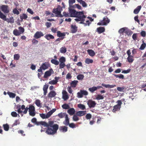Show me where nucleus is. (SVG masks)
<instances>
[{
  "label": "nucleus",
  "instance_id": "obj_4",
  "mask_svg": "<svg viewBox=\"0 0 146 146\" xmlns=\"http://www.w3.org/2000/svg\"><path fill=\"white\" fill-rule=\"evenodd\" d=\"M110 22V19L107 17H104L102 20L98 23V25H106L109 23Z\"/></svg>",
  "mask_w": 146,
  "mask_h": 146
},
{
  "label": "nucleus",
  "instance_id": "obj_35",
  "mask_svg": "<svg viewBox=\"0 0 146 146\" xmlns=\"http://www.w3.org/2000/svg\"><path fill=\"white\" fill-rule=\"evenodd\" d=\"M68 115L66 113H62L61 112L59 113L58 115L59 117L60 118H62L64 117H66V115Z\"/></svg>",
  "mask_w": 146,
  "mask_h": 146
},
{
  "label": "nucleus",
  "instance_id": "obj_10",
  "mask_svg": "<svg viewBox=\"0 0 146 146\" xmlns=\"http://www.w3.org/2000/svg\"><path fill=\"white\" fill-rule=\"evenodd\" d=\"M87 104L90 108H94L96 104L95 101L92 100H89L87 102Z\"/></svg>",
  "mask_w": 146,
  "mask_h": 146
},
{
  "label": "nucleus",
  "instance_id": "obj_14",
  "mask_svg": "<svg viewBox=\"0 0 146 146\" xmlns=\"http://www.w3.org/2000/svg\"><path fill=\"white\" fill-rule=\"evenodd\" d=\"M62 98L64 100H66L68 99L69 97L68 95V93L65 90L62 91Z\"/></svg>",
  "mask_w": 146,
  "mask_h": 146
},
{
  "label": "nucleus",
  "instance_id": "obj_13",
  "mask_svg": "<svg viewBox=\"0 0 146 146\" xmlns=\"http://www.w3.org/2000/svg\"><path fill=\"white\" fill-rule=\"evenodd\" d=\"M60 78V77H59L56 76L54 78L55 80H53L50 81L49 82V84L52 85L56 84L58 82V80Z\"/></svg>",
  "mask_w": 146,
  "mask_h": 146
},
{
  "label": "nucleus",
  "instance_id": "obj_19",
  "mask_svg": "<svg viewBox=\"0 0 146 146\" xmlns=\"http://www.w3.org/2000/svg\"><path fill=\"white\" fill-rule=\"evenodd\" d=\"M86 113V111H79L76 112V114L79 116H82L85 115Z\"/></svg>",
  "mask_w": 146,
  "mask_h": 146
},
{
  "label": "nucleus",
  "instance_id": "obj_52",
  "mask_svg": "<svg viewBox=\"0 0 146 146\" xmlns=\"http://www.w3.org/2000/svg\"><path fill=\"white\" fill-rule=\"evenodd\" d=\"M59 61L60 63H64L66 61V59L64 57L62 56L59 59Z\"/></svg>",
  "mask_w": 146,
  "mask_h": 146
},
{
  "label": "nucleus",
  "instance_id": "obj_54",
  "mask_svg": "<svg viewBox=\"0 0 146 146\" xmlns=\"http://www.w3.org/2000/svg\"><path fill=\"white\" fill-rule=\"evenodd\" d=\"M35 104L38 107H40L41 106L40 101L39 100H35Z\"/></svg>",
  "mask_w": 146,
  "mask_h": 146
},
{
  "label": "nucleus",
  "instance_id": "obj_9",
  "mask_svg": "<svg viewBox=\"0 0 146 146\" xmlns=\"http://www.w3.org/2000/svg\"><path fill=\"white\" fill-rule=\"evenodd\" d=\"M69 12L70 17H76L78 12H76L74 9H72L70 8H69Z\"/></svg>",
  "mask_w": 146,
  "mask_h": 146
},
{
  "label": "nucleus",
  "instance_id": "obj_30",
  "mask_svg": "<svg viewBox=\"0 0 146 146\" xmlns=\"http://www.w3.org/2000/svg\"><path fill=\"white\" fill-rule=\"evenodd\" d=\"M57 36L58 37H62L66 35L65 33H61L60 31H58L57 32Z\"/></svg>",
  "mask_w": 146,
  "mask_h": 146
},
{
  "label": "nucleus",
  "instance_id": "obj_61",
  "mask_svg": "<svg viewBox=\"0 0 146 146\" xmlns=\"http://www.w3.org/2000/svg\"><path fill=\"white\" fill-rule=\"evenodd\" d=\"M62 13L64 17H70L69 13H68L64 11Z\"/></svg>",
  "mask_w": 146,
  "mask_h": 146
},
{
  "label": "nucleus",
  "instance_id": "obj_6",
  "mask_svg": "<svg viewBox=\"0 0 146 146\" xmlns=\"http://www.w3.org/2000/svg\"><path fill=\"white\" fill-rule=\"evenodd\" d=\"M77 18H80L83 21H85V19L86 18V17L85 15H84V13L83 11L79 12H78L76 17Z\"/></svg>",
  "mask_w": 146,
  "mask_h": 146
},
{
  "label": "nucleus",
  "instance_id": "obj_24",
  "mask_svg": "<svg viewBox=\"0 0 146 146\" xmlns=\"http://www.w3.org/2000/svg\"><path fill=\"white\" fill-rule=\"evenodd\" d=\"M67 112L70 115H72L75 113V111L74 108H72L68 110Z\"/></svg>",
  "mask_w": 146,
  "mask_h": 146
},
{
  "label": "nucleus",
  "instance_id": "obj_43",
  "mask_svg": "<svg viewBox=\"0 0 146 146\" xmlns=\"http://www.w3.org/2000/svg\"><path fill=\"white\" fill-rule=\"evenodd\" d=\"M7 94L9 96L10 98H14L16 96V94L12 92H7Z\"/></svg>",
  "mask_w": 146,
  "mask_h": 146
},
{
  "label": "nucleus",
  "instance_id": "obj_60",
  "mask_svg": "<svg viewBox=\"0 0 146 146\" xmlns=\"http://www.w3.org/2000/svg\"><path fill=\"white\" fill-rule=\"evenodd\" d=\"M77 97L79 98H82L83 97L82 94L81 90H80V92H78L77 93Z\"/></svg>",
  "mask_w": 146,
  "mask_h": 146
},
{
  "label": "nucleus",
  "instance_id": "obj_25",
  "mask_svg": "<svg viewBox=\"0 0 146 146\" xmlns=\"http://www.w3.org/2000/svg\"><path fill=\"white\" fill-rule=\"evenodd\" d=\"M40 116L43 119L48 118L50 117L48 113L46 114L44 113H40Z\"/></svg>",
  "mask_w": 146,
  "mask_h": 146
},
{
  "label": "nucleus",
  "instance_id": "obj_41",
  "mask_svg": "<svg viewBox=\"0 0 146 146\" xmlns=\"http://www.w3.org/2000/svg\"><path fill=\"white\" fill-rule=\"evenodd\" d=\"M84 76L83 75L79 74L77 76V78L78 80H81L84 79Z\"/></svg>",
  "mask_w": 146,
  "mask_h": 146
},
{
  "label": "nucleus",
  "instance_id": "obj_45",
  "mask_svg": "<svg viewBox=\"0 0 146 146\" xmlns=\"http://www.w3.org/2000/svg\"><path fill=\"white\" fill-rule=\"evenodd\" d=\"M4 130L5 131H8L9 129V125L7 124H3V125Z\"/></svg>",
  "mask_w": 146,
  "mask_h": 146
},
{
  "label": "nucleus",
  "instance_id": "obj_12",
  "mask_svg": "<svg viewBox=\"0 0 146 146\" xmlns=\"http://www.w3.org/2000/svg\"><path fill=\"white\" fill-rule=\"evenodd\" d=\"M53 71L52 68L50 69L49 70L46 71L45 72L44 78H47L48 77L50 76L52 73H53Z\"/></svg>",
  "mask_w": 146,
  "mask_h": 146
},
{
  "label": "nucleus",
  "instance_id": "obj_62",
  "mask_svg": "<svg viewBox=\"0 0 146 146\" xmlns=\"http://www.w3.org/2000/svg\"><path fill=\"white\" fill-rule=\"evenodd\" d=\"M59 68L62 69L65 66V64L64 63H60L59 64Z\"/></svg>",
  "mask_w": 146,
  "mask_h": 146
},
{
  "label": "nucleus",
  "instance_id": "obj_16",
  "mask_svg": "<svg viewBox=\"0 0 146 146\" xmlns=\"http://www.w3.org/2000/svg\"><path fill=\"white\" fill-rule=\"evenodd\" d=\"M77 31V27L76 25H72L71 26V31L72 33H74Z\"/></svg>",
  "mask_w": 146,
  "mask_h": 146
},
{
  "label": "nucleus",
  "instance_id": "obj_11",
  "mask_svg": "<svg viewBox=\"0 0 146 146\" xmlns=\"http://www.w3.org/2000/svg\"><path fill=\"white\" fill-rule=\"evenodd\" d=\"M44 35L42 32L41 31H37L35 34L34 37L36 39H38L43 36Z\"/></svg>",
  "mask_w": 146,
  "mask_h": 146
},
{
  "label": "nucleus",
  "instance_id": "obj_21",
  "mask_svg": "<svg viewBox=\"0 0 146 146\" xmlns=\"http://www.w3.org/2000/svg\"><path fill=\"white\" fill-rule=\"evenodd\" d=\"M60 131L63 132H65L68 130V127L66 126H60L59 128Z\"/></svg>",
  "mask_w": 146,
  "mask_h": 146
},
{
  "label": "nucleus",
  "instance_id": "obj_3",
  "mask_svg": "<svg viewBox=\"0 0 146 146\" xmlns=\"http://www.w3.org/2000/svg\"><path fill=\"white\" fill-rule=\"evenodd\" d=\"M19 31L17 29H15L13 31V34L16 36L20 35L23 34L25 31V29L21 27H19Z\"/></svg>",
  "mask_w": 146,
  "mask_h": 146
},
{
  "label": "nucleus",
  "instance_id": "obj_28",
  "mask_svg": "<svg viewBox=\"0 0 146 146\" xmlns=\"http://www.w3.org/2000/svg\"><path fill=\"white\" fill-rule=\"evenodd\" d=\"M87 52L90 56H93L95 55L94 52L92 50L88 49Z\"/></svg>",
  "mask_w": 146,
  "mask_h": 146
},
{
  "label": "nucleus",
  "instance_id": "obj_29",
  "mask_svg": "<svg viewBox=\"0 0 146 146\" xmlns=\"http://www.w3.org/2000/svg\"><path fill=\"white\" fill-rule=\"evenodd\" d=\"M117 90L119 92H124L126 90V88L124 86L121 87H118L117 88Z\"/></svg>",
  "mask_w": 146,
  "mask_h": 146
},
{
  "label": "nucleus",
  "instance_id": "obj_64",
  "mask_svg": "<svg viewBox=\"0 0 146 146\" xmlns=\"http://www.w3.org/2000/svg\"><path fill=\"white\" fill-rule=\"evenodd\" d=\"M92 117V115L90 113L87 114L86 116V118L87 119H90Z\"/></svg>",
  "mask_w": 146,
  "mask_h": 146
},
{
  "label": "nucleus",
  "instance_id": "obj_46",
  "mask_svg": "<svg viewBox=\"0 0 146 146\" xmlns=\"http://www.w3.org/2000/svg\"><path fill=\"white\" fill-rule=\"evenodd\" d=\"M39 124L44 125V126L46 127L48 124V122L47 123L45 121H41L39 122Z\"/></svg>",
  "mask_w": 146,
  "mask_h": 146
},
{
  "label": "nucleus",
  "instance_id": "obj_32",
  "mask_svg": "<svg viewBox=\"0 0 146 146\" xmlns=\"http://www.w3.org/2000/svg\"><path fill=\"white\" fill-rule=\"evenodd\" d=\"M127 59L129 62L132 63L134 60L133 56L132 55L128 56Z\"/></svg>",
  "mask_w": 146,
  "mask_h": 146
},
{
  "label": "nucleus",
  "instance_id": "obj_26",
  "mask_svg": "<svg viewBox=\"0 0 146 146\" xmlns=\"http://www.w3.org/2000/svg\"><path fill=\"white\" fill-rule=\"evenodd\" d=\"M49 66L48 64L46 62L43 63L41 66V68L44 70H45L47 69Z\"/></svg>",
  "mask_w": 146,
  "mask_h": 146
},
{
  "label": "nucleus",
  "instance_id": "obj_37",
  "mask_svg": "<svg viewBox=\"0 0 146 146\" xmlns=\"http://www.w3.org/2000/svg\"><path fill=\"white\" fill-rule=\"evenodd\" d=\"M113 75L114 76H115L116 78H118L120 79H123L124 78V76L122 74H113Z\"/></svg>",
  "mask_w": 146,
  "mask_h": 146
},
{
  "label": "nucleus",
  "instance_id": "obj_50",
  "mask_svg": "<svg viewBox=\"0 0 146 146\" xmlns=\"http://www.w3.org/2000/svg\"><path fill=\"white\" fill-rule=\"evenodd\" d=\"M146 46V44L143 42L141 46L139 48V49L141 50H143L144 49Z\"/></svg>",
  "mask_w": 146,
  "mask_h": 146
},
{
  "label": "nucleus",
  "instance_id": "obj_31",
  "mask_svg": "<svg viewBox=\"0 0 146 146\" xmlns=\"http://www.w3.org/2000/svg\"><path fill=\"white\" fill-rule=\"evenodd\" d=\"M141 8V6H137V7L134 10L133 13L135 14H138L140 11Z\"/></svg>",
  "mask_w": 146,
  "mask_h": 146
},
{
  "label": "nucleus",
  "instance_id": "obj_55",
  "mask_svg": "<svg viewBox=\"0 0 146 146\" xmlns=\"http://www.w3.org/2000/svg\"><path fill=\"white\" fill-rule=\"evenodd\" d=\"M13 13L15 14L18 15L19 14V11L16 8H15L13 9Z\"/></svg>",
  "mask_w": 146,
  "mask_h": 146
},
{
  "label": "nucleus",
  "instance_id": "obj_33",
  "mask_svg": "<svg viewBox=\"0 0 146 146\" xmlns=\"http://www.w3.org/2000/svg\"><path fill=\"white\" fill-rule=\"evenodd\" d=\"M75 20L77 22L80 21V23L83 24L85 26H86L87 25L86 24L84 23V21H83L81 19V18H77L75 19Z\"/></svg>",
  "mask_w": 146,
  "mask_h": 146
},
{
  "label": "nucleus",
  "instance_id": "obj_15",
  "mask_svg": "<svg viewBox=\"0 0 146 146\" xmlns=\"http://www.w3.org/2000/svg\"><path fill=\"white\" fill-rule=\"evenodd\" d=\"M56 95V93L55 91H51L48 93V98H52L55 97Z\"/></svg>",
  "mask_w": 146,
  "mask_h": 146
},
{
  "label": "nucleus",
  "instance_id": "obj_20",
  "mask_svg": "<svg viewBox=\"0 0 146 146\" xmlns=\"http://www.w3.org/2000/svg\"><path fill=\"white\" fill-rule=\"evenodd\" d=\"M97 30L99 34H101L105 31V29L104 27H100L98 28Z\"/></svg>",
  "mask_w": 146,
  "mask_h": 146
},
{
  "label": "nucleus",
  "instance_id": "obj_17",
  "mask_svg": "<svg viewBox=\"0 0 146 146\" xmlns=\"http://www.w3.org/2000/svg\"><path fill=\"white\" fill-rule=\"evenodd\" d=\"M63 123L66 126L68 125L70 123L69 119L68 117V115H66V117H65V120L63 121Z\"/></svg>",
  "mask_w": 146,
  "mask_h": 146
},
{
  "label": "nucleus",
  "instance_id": "obj_2",
  "mask_svg": "<svg viewBox=\"0 0 146 146\" xmlns=\"http://www.w3.org/2000/svg\"><path fill=\"white\" fill-rule=\"evenodd\" d=\"M0 18L3 20L6 21L8 23H10L12 24L14 22V19L13 17H11L9 18H7L6 16L0 10Z\"/></svg>",
  "mask_w": 146,
  "mask_h": 146
},
{
  "label": "nucleus",
  "instance_id": "obj_49",
  "mask_svg": "<svg viewBox=\"0 0 146 146\" xmlns=\"http://www.w3.org/2000/svg\"><path fill=\"white\" fill-rule=\"evenodd\" d=\"M20 55L19 54H15L14 55V58L15 60H18L20 58Z\"/></svg>",
  "mask_w": 146,
  "mask_h": 146
},
{
  "label": "nucleus",
  "instance_id": "obj_57",
  "mask_svg": "<svg viewBox=\"0 0 146 146\" xmlns=\"http://www.w3.org/2000/svg\"><path fill=\"white\" fill-rule=\"evenodd\" d=\"M56 109H53L52 110H51L50 111H49L48 113L49 114V115L50 116L54 112L56 111Z\"/></svg>",
  "mask_w": 146,
  "mask_h": 146
},
{
  "label": "nucleus",
  "instance_id": "obj_23",
  "mask_svg": "<svg viewBox=\"0 0 146 146\" xmlns=\"http://www.w3.org/2000/svg\"><path fill=\"white\" fill-rule=\"evenodd\" d=\"M48 87V85L47 84H45L44 85L43 90L44 91V96H46L47 92V89Z\"/></svg>",
  "mask_w": 146,
  "mask_h": 146
},
{
  "label": "nucleus",
  "instance_id": "obj_58",
  "mask_svg": "<svg viewBox=\"0 0 146 146\" xmlns=\"http://www.w3.org/2000/svg\"><path fill=\"white\" fill-rule=\"evenodd\" d=\"M80 90L83 96V95L86 96L88 95V93L87 91L84 90Z\"/></svg>",
  "mask_w": 146,
  "mask_h": 146
},
{
  "label": "nucleus",
  "instance_id": "obj_59",
  "mask_svg": "<svg viewBox=\"0 0 146 146\" xmlns=\"http://www.w3.org/2000/svg\"><path fill=\"white\" fill-rule=\"evenodd\" d=\"M64 37H62L61 38H58L57 39H56L55 40V42H58L57 44H58L60 42V41L62 40H63L64 38Z\"/></svg>",
  "mask_w": 146,
  "mask_h": 146
},
{
  "label": "nucleus",
  "instance_id": "obj_34",
  "mask_svg": "<svg viewBox=\"0 0 146 146\" xmlns=\"http://www.w3.org/2000/svg\"><path fill=\"white\" fill-rule=\"evenodd\" d=\"M66 48L65 47H62L60 50V51L62 53H64L66 52Z\"/></svg>",
  "mask_w": 146,
  "mask_h": 146
},
{
  "label": "nucleus",
  "instance_id": "obj_1",
  "mask_svg": "<svg viewBox=\"0 0 146 146\" xmlns=\"http://www.w3.org/2000/svg\"><path fill=\"white\" fill-rule=\"evenodd\" d=\"M46 127V133L48 135H53L57 133L58 125L57 124H54V122L50 121H48V124Z\"/></svg>",
  "mask_w": 146,
  "mask_h": 146
},
{
  "label": "nucleus",
  "instance_id": "obj_44",
  "mask_svg": "<svg viewBox=\"0 0 146 146\" xmlns=\"http://www.w3.org/2000/svg\"><path fill=\"white\" fill-rule=\"evenodd\" d=\"M120 108V107L118 105H116L114 106L113 109L112 110V111L113 112H115V111L118 110L119 108Z\"/></svg>",
  "mask_w": 146,
  "mask_h": 146
},
{
  "label": "nucleus",
  "instance_id": "obj_51",
  "mask_svg": "<svg viewBox=\"0 0 146 146\" xmlns=\"http://www.w3.org/2000/svg\"><path fill=\"white\" fill-rule=\"evenodd\" d=\"M73 120L74 121H77L79 120V117L76 114L74 115L72 117Z\"/></svg>",
  "mask_w": 146,
  "mask_h": 146
},
{
  "label": "nucleus",
  "instance_id": "obj_63",
  "mask_svg": "<svg viewBox=\"0 0 146 146\" xmlns=\"http://www.w3.org/2000/svg\"><path fill=\"white\" fill-rule=\"evenodd\" d=\"M52 25V24L50 22H46L45 25L46 26L47 28H49Z\"/></svg>",
  "mask_w": 146,
  "mask_h": 146
},
{
  "label": "nucleus",
  "instance_id": "obj_39",
  "mask_svg": "<svg viewBox=\"0 0 146 146\" xmlns=\"http://www.w3.org/2000/svg\"><path fill=\"white\" fill-rule=\"evenodd\" d=\"M93 60L92 59H90L88 58H87L85 60V62L87 64H90V63H92L93 62Z\"/></svg>",
  "mask_w": 146,
  "mask_h": 146
},
{
  "label": "nucleus",
  "instance_id": "obj_18",
  "mask_svg": "<svg viewBox=\"0 0 146 146\" xmlns=\"http://www.w3.org/2000/svg\"><path fill=\"white\" fill-rule=\"evenodd\" d=\"M44 37L48 40H49L50 39L54 38V36L53 35L50 34L46 35L44 36Z\"/></svg>",
  "mask_w": 146,
  "mask_h": 146
},
{
  "label": "nucleus",
  "instance_id": "obj_5",
  "mask_svg": "<svg viewBox=\"0 0 146 146\" xmlns=\"http://www.w3.org/2000/svg\"><path fill=\"white\" fill-rule=\"evenodd\" d=\"M0 10L5 14H8L9 12V10L8 6L2 5L0 7Z\"/></svg>",
  "mask_w": 146,
  "mask_h": 146
},
{
  "label": "nucleus",
  "instance_id": "obj_56",
  "mask_svg": "<svg viewBox=\"0 0 146 146\" xmlns=\"http://www.w3.org/2000/svg\"><path fill=\"white\" fill-rule=\"evenodd\" d=\"M126 29V28L125 27L122 28L119 30L118 32L120 34H122L125 32V29Z\"/></svg>",
  "mask_w": 146,
  "mask_h": 146
},
{
  "label": "nucleus",
  "instance_id": "obj_27",
  "mask_svg": "<svg viewBox=\"0 0 146 146\" xmlns=\"http://www.w3.org/2000/svg\"><path fill=\"white\" fill-rule=\"evenodd\" d=\"M78 82V81L77 80H74L72 81L70 83V85L72 87L75 88L76 87Z\"/></svg>",
  "mask_w": 146,
  "mask_h": 146
},
{
  "label": "nucleus",
  "instance_id": "obj_48",
  "mask_svg": "<svg viewBox=\"0 0 146 146\" xmlns=\"http://www.w3.org/2000/svg\"><path fill=\"white\" fill-rule=\"evenodd\" d=\"M75 2V0H69V4L70 7H72L73 4Z\"/></svg>",
  "mask_w": 146,
  "mask_h": 146
},
{
  "label": "nucleus",
  "instance_id": "obj_22",
  "mask_svg": "<svg viewBox=\"0 0 146 146\" xmlns=\"http://www.w3.org/2000/svg\"><path fill=\"white\" fill-rule=\"evenodd\" d=\"M102 86L106 88H113L115 87L116 86V85L115 84L110 85V84H106L104 83H102Z\"/></svg>",
  "mask_w": 146,
  "mask_h": 146
},
{
  "label": "nucleus",
  "instance_id": "obj_42",
  "mask_svg": "<svg viewBox=\"0 0 146 146\" xmlns=\"http://www.w3.org/2000/svg\"><path fill=\"white\" fill-rule=\"evenodd\" d=\"M27 17V15L24 13L22 15H21L20 16V19L22 21L23 19H26Z\"/></svg>",
  "mask_w": 146,
  "mask_h": 146
},
{
  "label": "nucleus",
  "instance_id": "obj_53",
  "mask_svg": "<svg viewBox=\"0 0 146 146\" xmlns=\"http://www.w3.org/2000/svg\"><path fill=\"white\" fill-rule=\"evenodd\" d=\"M78 107L82 110H84L85 109V106L81 104H78Z\"/></svg>",
  "mask_w": 146,
  "mask_h": 146
},
{
  "label": "nucleus",
  "instance_id": "obj_40",
  "mask_svg": "<svg viewBox=\"0 0 146 146\" xmlns=\"http://www.w3.org/2000/svg\"><path fill=\"white\" fill-rule=\"evenodd\" d=\"M104 98V97L101 94H98L96 97V99L98 100H103Z\"/></svg>",
  "mask_w": 146,
  "mask_h": 146
},
{
  "label": "nucleus",
  "instance_id": "obj_8",
  "mask_svg": "<svg viewBox=\"0 0 146 146\" xmlns=\"http://www.w3.org/2000/svg\"><path fill=\"white\" fill-rule=\"evenodd\" d=\"M62 11V7L59 5L58 6L57 8L53 9L52 12L53 13L57 15L58 14H59L60 13H61Z\"/></svg>",
  "mask_w": 146,
  "mask_h": 146
},
{
  "label": "nucleus",
  "instance_id": "obj_36",
  "mask_svg": "<svg viewBox=\"0 0 146 146\" xmlns=\"http://www.w3.org/2000/svg\"><path fill=\"white\" fill-rule=\"evenodd\" d=\"M88 90L91 93H93L94 91L97 90V88L96 86H93L92 87L89 88Z\"/></svg>",
  "mask_w": 146,
  "mask_h": 146
},
{
  "label": "nucleus",
  "instance_id": "obj_7",
  "mask_svg": "<svg viewBox=\"0 0 146 146\" xmlns=\"http://www.w3.org/2000/svg\"><path fill=\"white\" fill-rule=\"evenodd\" d=\"M35 108L33 106L30 105L29 106V114L32 116H34L35 115Z\"/></svg>",
  "mask_w": 146,
  "mask_h": 146
},
{
  "label": "nucleus",
  "instance_id": "obj_38",
  "mask_svg": "<svg viewBox=\"0 0 146 146\" xmlns=\"http://www.w3.org/2000/svg\"><path fill=\"white\" fill-rule=\"evenodd\" d=\"M51 62L53 64L56 65H58L59 64V62L58 61L55 59H52L51 60Z\"/></svg>",
  "mask_w": 146,
  "mask_h": 146
},
{
  "label": "nucleus",
  "instance_id": "obj_47",
  "mask_svg": "<svg viewBox=\"0 0 146 146\" xmlns=\"http://www.w3.org/2000/svg\"><path fill=\"white\" fill-rule=\"evenodd\" d=\"M62 107L63 109L65 110L68 109L70 108V107L69 105L66 104H63L62 106Z\"/></svg>",
  "mask_w": 146,
  "mask_h": 146
}]
</instances>
